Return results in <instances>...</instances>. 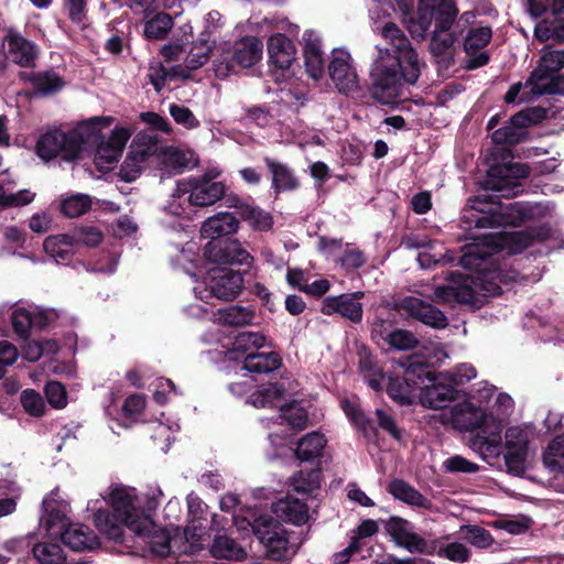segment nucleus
Masks as SVG:
<instances>
[{
  "instance_id": "f257e3e1",
  "label": "nucleus",
  "mask_w": 564,
  "mask_h": 564,
  "mask_svg": "<svg viewBox=\"0 0 564 564\" xmlns=\"http://www.w3.org/2000/svg\"><path fill=\"white\" fill-rule=\"evenodd\" d=\"M549 234L547 227L527 231L497 232L486 235L481 240L467 245L460 258V264L465 269L475 270V274H451L446 284L435 289L431 300L440 304L477 305L481 302V297L499 294L501 284L507 282V274L500 269L482 268V263L501 251L508 254L521 252L533 240L545 239Z\"/></svg>"
},
{
  "instance_id": "f03ea898",
  "label": "nucleus",
  "mask_w": 564,
  "mask_h": 564,
  "mask_svg": "<svg viewBox=\"0 0 564 564\" xmlns=\"http://www.w3.org/2000/svg\"><path fill=\"white\" fill-rule=\"evenodd\" d=\"M381 35L390 46H376L369 69L371 95L383 105H392L401 96L405 85L417 82L424 64L397 24L386 23Z\"/></svg>"
},
{
  "instance_id": "7ed1b4c3",
  "label": "nucleus",
  "mask_w": 564,
  "mask_h": 564,
  "mask_svg": "<svg viewBox=\"0 0 564 564\" xmlns=\"http://www.w3.org/2000/svg\"><path fill=\"white\" fill-rule=\"evenodd\" d=\"M102 499L111 507L112 514L99 509L93 521L100 533L113 541L122 539L123 527L134 534H147L153 525L150 512L160 505L156 497L139 495L134 488L126 486L111 487Z\"/></svg>"
},
{
  "instance_id": "20e7f679",
  "label": "nucleus",
  "mask_w": 564,
  "mask_h": 564,
  "mask_svg": "<svg viewBox=\"0 0 564 564\" xmlns=\"http://www.w3.org/2000/svg\"><path fill=\"white\" fill-rule=\"evenodd\" d=\"M547 213L541 204L508 203L487 200L480 196L470 198L463 210V221L476 228L519 226L540 219Z\"/></svg>"
},
{
  "instance_id": "39448f33",
  "label": "nucleus",
  "mask_w": 564,
  "mask_h": 564,
  "mask_svg": "<svg viewBox=\"0 0 564 564\" xmlns=\"http://www.w3.org/2000/svg\"><path fill=\"white\" fill-rule=\"evenodd\" d=\"M453 425L462 431L478 429L470 440V447L485 460L496 459L501 454L502 419L487 414L470 403H459L451 409Z\"/></svg>"
},
{
  "instance_id": "423d86ee",
  "label": "nucleus",
  "mask_w": 564,
  "mask_h": 564,
  "mask_svg": "<svg viewBox=\"0 0 564 564\" xmlns=\"http://www.w3.org/2000/svg\"><path fill=\"white\" fill-rule=\"evenodd\" d=\"M42 506L46 516V530L51 535H61L63 543L76 552L91 551L99 546L98 536L88 527L68 523L70 507L57 489L44 498Z\"/></svg>"
},
{
  "instance_id": "0eeeda50",
  "label": "nucleus",
  "mask_w": 564,
  "mask_h": 564,
  "mask_svg": "<svg viewBox=\"0 0 564 564\" xmlns=\"http://www.w3.org/2000/svg\"><path fill=\"white\" fill-rule=\"evenodd\" d=\"M220 175L217 169L209 170L200 176H191L178 181L169 203V210L174 215H186L191 206H212L225 196L226 185L213 182Z\"/></svg>"
},
{
  "instance_id": "6e6552de",
  "label": "nucleus",
  "mask_w": 564,
  "mask_h": 564,
  "mask_svg": "<svg viewBox=\"0 0 564 564\" xmlns=\"http://www.w3.org/2000/svg\"><path fill=\"white\" fill-rule=\"evenodd\" d=\"M234 521L239 531L257 535L269 558L281 561L289 557L291 551L286 530L269 514L262 513L258 508H248L236 514Z\"/></svg>"
},
{
  "instance_id": "1a4fd4ad",
  "label": "nucleus",
  "mask_w": 564,
  "mask_h": 564,
  "mask_svg": "<svg viewBox=\"0 0 564 564\" xmlns=\"http://www.w3.org/2000/svg\"><path fill=\"white\" fill-rule=\"evenodd\" d=\"M457 13V8L449 0L437 4L435 30L430 47L432 54L444 62L452 59L460 33L475 17L474 13L466 12L455 21Z\"/></svg>"
},
{
  "instance_id": "9d476101",
  "label": "nucleus",
  "mask_w": 564,
  "mask_h": 564,
  "mask_svg": "<svg viewBox=\"0 0 564 564\" xmlns=\"http://www.w3.org/2000/svg\"><path fill=\"white\" fill-rule=\"evenodd\" d=\"M262 55L261 40L253 35H246L234 42L230 47L221 48L213 63L215 75L218 78H226L236 73L237 68H250L262 59Z\"/></svg>"
},
{
  "instance_id": "9b49d317",
  "label": "nucleus",
  "mask_w": 564,
  "mask_h": 564,
  "mask_svg": "<svg viewBox=\"0 0 564 564\" xmlns=\"http://www.w3.org/2000/svg\"><path fill=\"white\" fill-rule=\"evenodd\" d=\"M243 284L242 275L226 267H215L208 270L202 281H196L193 288L195 297L206 305L214 306L216 300L230 301L236 297Z\"/></svg>"
},
{
  "instance_id": "f8f14e48",
  "label": "nucleus",
  "mask_w": 564,
  "mask_h": 564,
  "mask_svg": "<svg viewBox=\"0 0 564 564\" xmlns=\"http://www.w3.org/2000/svg\"><path fill=\"white\" fill-rule=\"evenodd\" d=\"M455 394L456 389L451 382L449 372H431L422 366L417 397L423 406L443 409L455 398Z\"/></svg>"
},
{
  "instance_id": "ddd939ff",
  "label": "nucleus",
  "mask_w": 564,
  "mask_h": 564,
  "mask_svg": "<svg viewBox=\"0 0 564 564\" xmlns=\"http://www.w3.org/2000/svg\"><path fill=\"white\" fill-rule=\"evenodd\" d=\"M533 432L529 426H510L505 434V463L509 473L519 475L524 471L530 455Z\"/></svg>"
},
{
  "instance_id": "4468645a",
  "label": "nucleus",
  "mask_w": 564,
  "mask_h": 564,
  "mask_svg": "<svg viewBox=\"0 0 564 564\" xmlns=\"http://www.w3.org/2000/svg\"><path fill=\"white\" fill-rule=\"evenodd\" d=\"M545 117L542 108L534 107L512 116L501 128L492 132V141L497 144H517L527 138V129L540 122Z\"/></svg>"
},
{
  "instance_id": "2eb2a0df",
  "label": "nucleus",
  "mask_w": 564,
  "mask_h": 564,
  "mask_svg": "<svg viewBox=\"0 0 564 564\" xmlns=\"http://www.w3.org/2000/svg\"><path fill=\"white\" fill-rule=\"evenodd\" d=\"M132 133L129 126H116L107 139L97 143L94 162L98 170L107 172L115 167Z\"/></svg>"
},
{
  "instance_id": "dca6fc26",
  "label": "nucleus",
  "mask_w": 564,
  "mask_h": 564,
  "mask_svg": "<svg viewBox=\"0 0 564 564\" xmlns=\"http://www.w3.org/2000/svg\"><path fill=\"white\" fill-rule=\"evenodd\" d=\"M328 74L338 91L348 94L359 88V77L350 53L343 48L332 52Z\"/></svg>"
},
{
  "instance_id": "f3484780",
  "label": "nucleus",
  "mask_w": 564,
  "mask_h": 564,
  "mask_svg": "<svg viewBox=\"0 0 564 564\" xmlns=\"http://www.w3.org/2000/svg\"><path fill=\"white\" fill-rule=\"evenodd\" d=\"M204 256L210 262L224 264H250L253 259L238 240L209 241Z\"/></svg>"
},
{
  "instance_id": "a211bd4d",
  "label": "nucleus",
  "mask_w": 564,
  "mask_h": 564,
  "mask_svg": "<svg viewBox=\"0 0 564 564\" xmlns=\"http://www.w3.org/2000/svg\"><path fill=\"white\" fill-rule=\"evenodd\" d=\"M113 121L115 118L111 116H101L93 117L78 123L69 131L72 151H75L77 155L83 145L99 142L102 130L110 127Z\"/></svg>"
},
{
  "instance_id": "6ab92c4d",
  "label": "nucleus",
  "mask_w": 564,
  "mask_h": 564,
  "mask_svg": "<svg viewBox=\"0 0 564 564\" xmlns=\"http://www.w3.org/2000/svg\"><path fill=\"white\" fill-rule=\"evenodd\" d=\"M422 376V365L411 366L404 371L403 379L390 378L387 392L400 404H411L417 397L419 377Z\"/></svg>"
},
{
  "instance_id": "aec40b11",
  "label": "nucleus",
  "mask_w": 564,
  "mask_h": 564,
  "mask_svg": "<svg viewBox=\"0 0 564 564\" xmlns=\"http://www.w3.org/2000/svg\"><path fill=\"white\" fill-rule=\"evenodd\" d=\"M362 296V292L327 296L322 302V313L325 315L339 314L354 323H358L362 318V305L358 300Z\"/></svg>"
},
{
  "instance_id": "412c9836",
  "label": "nucleus",
  "mask_w": 564,
  "mask_h": 564,
  "mask_svg": "<svg viewBox=\"0 0 564 564\" xmlns=\"http://www.w3.org/2000/svg\"><path fill=\"white\" fill-rule=\"evenodd\" d=\"M269 62L280 69H289L296 61V47L291 39L275 32L267 40Z\"/></svg>"
},
{
  "instance_id": "4be33fe9",
  "label": "nucleus",
  "mask_w": 564,
  "mask_h": 564,
  "mask_svg": "<svg viewBox=\"0 0 564 564\" xmlns=\"http://www.w3.org/2000/svg\"><path fill=\"white\" fill-rule=\"evenodd\" d=\"M69 132L65 133L61 130H51L42 134L36 143V152L43 160L48 161L59 153L72 159L76 156L75 151L70 148Z\"/></svg>"
},
{
  "instance_id": "5701e85b",
  "label": "nucleus",
  "mask_w": 564,
  "mask_h": 564,
  "mask_svg": "<svg viewBox=\"0 0 564 564\" xmlns=\"http://www.w3.org/2000/svg\"><path fill=\"white\" fill-rule=\"evenodd\" d=\"M401 307L413 317L432 327L444 328L447 325V318L442 311L417 297L409 296L403 299Z\"/></svg>"
},
{
  "instance_id": "b1692460",
  "label": "nucleus",
  "mask_w": 564,
  "mask_h": 564,
  "mask_svg": "<svg viewBox=\"0 0 564 564\" xmlns=\"http://www.w3.org/2000/svg\"><path fill=\"white\" fill-rule=\"evenodd\" d=\"M389 532L394 543L406 549L409 552H427V542L413 531L408 521L401 519L393 520L390 523Z\"/></svg>"
},
{
  "instance_id": "393cba45",
  "label": "nucleus",
  "mask_w": 564,
  "mask_h": 564,
  "mask_svg": "<svg viewBox=\"0 0 564 564\" xmlns=\"http://www.w3.org/2000/svg\"><path fill=\"white\" fill-rule=\"evenodd\" d=\"M56 317V313L52 310H37L36 312L31 313L25 308L18 307L12 312L11 319L14 332L19 336L23 337L28 334L31 326H47Z\"/></svg>"
},
{
  "instance_id": "a878e982",
  "label": "nucleus",
  "mask_w": 564,
  "mask_h": 564,
  "mask_svg": "<svg viewBox=\"0 0 564 564\" xmlns=\"http://www.w3.org/2000/svg\"><path fill=\"white\" fill-rule=\"evenodd\" d=\"M405 15L402 13L403 23L413 37H424L426 31L432 24L433 18H436L437 7L426 0H420L417 10Z\"/></svg>"
},
{
  "instance_id": "bb28decb",
  "label": "nucleus",
  "mask_w": 564,
  "mask_h": 564,
  "mask_svg": "<svg viewBox=\"0 0 564 564\" xmlns=\"http://www.w3.org/2000/svg\"><path fill=\"white\" fill-rule=\"evenodd\" d=\"M8 58L23 67L32 66L36 56V51L30 41L25 40L19 33L10 31L3 42Z\"/></svg>"
},
{
  "instance_id": "cd10ccee",
  "label": "nucleus",
  "mask_w": 564,
  "mask_h": 564,
  "mask_svg": "<svg viewBox=\"0 0 564 564\" xmlns=\"http://www.w3.org/2000/svg\"><path fill=\"white\" fill-rule=\"evenodd\" d=\"M239 229V220L230 213L221 212L208 217L200 227V235L210 241L217 238L236 234Z\"/></svg>"
},
{
  "instance_id": "c85d7f7f",
  "label": "nucleus",
  "mask_w": 564,
  "mask_h": 564,
  "mask_svg": "<svg viewBox=\"0 0 564 564\" xmlns=\"http://www.w3.org/2000/svg\"><path fill=\"white\" fill-rule=\"evenodd\" d=\"M304 58L306 72L313 79H319L324 74V58L319 46V39L314 31H305Z\"/></svg>"
},
{
  "instance_id": "c756f323",
  "label": "nucleus",
  "mask_w": 564,
  "mask_h": 564,
  "mask_svg": "<svg viewBox=\"0 0 564 564\" xmlns=\"http://www.w3.org/2000/svg\"><path fill=\"white\" fill-rule=\"evenodd\" d=\"M274 513L286 522L302 525L308 520V508L300 499L289 495L273 506Z\"/></svg>"
},
{
  "instance_id": "7c9ffc66",
  "label": "nucleus",
  "mask_w": 564,
  "mask_h": 564,
  "mask_svg": "<svg viewBox=\"0 0 564 564\" xmlns=\"http://www.w3.org/2000/svg\"><path fill=\"white\" fill-rule=\"evenodd\" d=\"M160 160L169 169L183 170L197 165L198 158L191 149L165 147L159 152Z\"/></svg>"
},
{
  "instance_id": "2f4dec72",
  "label": "nucleus",
  "mask_w": 564,
  "mask_h": 564,
  "mask_svg": "<svg viewBox=\"0 0 564 564\" xmlns=\"http://www.w3.org/2000/svg\"><path fill=\"white\" fill-rule=\"evenodd\" d=\"M388 491L398 500L413 507L432 510V502L414 487L403 480L395 479L389 484Z\"/></svg>"
},
{
  "instance_id": "473e14b6",
  "label": "nucleus",
  "mask_w": 564,
  "mask_h": 564,
  "mask_svg": "<svg viewBox=\"0 0 564 564\" xmlns=\"http://www.w3.org/2000/svg\"><path fill=\"white\" fill-rule=\"evenodd\" d=\"M44 250L56 262L68 261L75 253V242L72 235L50 236L44 240Z\"/></svg>"
},
{
  "instance_id": "72a5a7b5",
  "label": "nucleus",
  "mask_w": 564,
  "mask_h": 564,
  "mask_svg": "<svg viewBox=\"0 0 564 564\" xmlns=\"http://www.w3.org/2000/svg\"><path fill=\"white\" fill-rule=\"evenodd\" d=\"M530 79L532 80L539 96L545 94L564 95V76H555L554 74L538 66L532 72Z\"/></svg>"
},
{
  "instance_id": "f704fd0d",
  "label": "nucleus",
  "mask_w": 564,
  "mask_h": 564,
  "mask_svg": "<svg viewBox=\"0 0 564 564\" xmlns=\"http://www.w3.org/2000/svg\"><path fill=\"white\" fill-rule=\"evenodd\" d=\"M281 358L276 352L248 354L243 361V369L252 373H267L278 369Z\"/></svg>"
},
{
  "instance_id": "c9c22d12",
  "label": "nucleus",
  "mask_w": 564,
  "mask_h": 564,
  "mask_svg": "<svg viewBox=\"0 0 564 564\" xmlns=\"http://www.w3.org/2000/svg\"><path fill=\"white\" fill-rule=\"evenodd\" d=\"M265 164L272 173V184L276 192L292 191L299 185L292 171L284 164L267 158Z\"/></svg>"
},
{
  "instance_id": "e433bc0d",
  "label": "nucleus",
  "mask_w": 564,
  "mask_h": 564,
  "mask_svg": "<svg viewBox=\"0 0 564 564\" xmlns=\"http://www.w3.org/2000/svg\"><path fill=\"white\" fill-rule=\"evenodd\" d=\"M22 79L29 80L41 95H50L64 87V80L55 73H22Z\"/></svg>"
},
{
  "instance_id": "4c0bfd02",
  "label": "nucleus",
  "mask_w": 564,
  "mask_h": 564,
  "mask_svg": "<svg viewBox=\"0 0 564 564\" xmlns=\"http://www.w3.org/2000/svg\"><path fill=\"white\" fill-rule=\"evenodd\" d=\"M215 43V39L199 37V40L193 44L185 58L186 67L188 69H197L204 66L210 58Z\"/></svg>"
},
{
  "instance_id": "58836bf2",
  "label": "nucleus",
  "mask_w": 564,
  "mask_h": 564,
  "mask_svg": "<svg viewBox=\"0 0 564 564\" xmlns=\"http://www.w3.org/2000/svg\"><path fill=\"white\" fill-rule=\"evenodd\" d=\"M210 553L216 558L241 561L246 557V551L231 538L219 535L214 540Z\"/></svg>"
},
{
  "instance_id": "ea45409f",
  "label": "nucleus",
  "mask_w": 564,
  "mask_h": 564,
  "mask_svg": "<svg viewBox=\"0 0 564 564\" xmlns=\"http://www.w3.org/2000/svg\"><path fill=\"white\" fill-rule=\"evenodd\" d=\"M326 445V438L318 432H312L302 437L297 444L296 456L301 460L318 457Z\"/></svg>"
},
{
  "instance_id": "a19ab883",
  "label": "nucleus",
  "mask_w": 564,
  "mask_h": 564,
  "mask_svg": "<svg viewBox=\"0 0 564 564\" xmlns=\"http://www.w3.org/2000/svg\"><path fill=\"white\" fill-rule=\"evenodd\" d=\"M217 322L229 326H243L250 324L254 317L253 312L241 306H229L213 314Z\"/></svg>"
},
{
  "instance_id": "79ce46f5",
  "label": "nucleus",
  "mask_w": 564,
  "mask_h": 564,
  "mask_svg": "<svg viewBox=\"0 0 564 564\" xmlns=\"http://www.w3.org/2000/svg\"><path fill=\"white\" fill-rule=\"evenodd\" d=\"M284 395V389L276 383L261 387L250 395L249 402L256 408L273 406Z\"/></svg>"
},
{
  "instance_id": "37998d69",
  "label": "nucleus",
  "mask_w": 564,
  "mask_h": 564,
  "mask_svg": "<svg viewBox=\"0 0 564 564\" xmlns=\"http://www.w3.org/2000/svg\"><path fill=\"white\" fill-rule=\"evenodd\" d=\"M32 551L39 564H67L66 555L56 543H37Z\"/></svg>"
},
{
  "instance_id": "c03bdc74",
  "label": "nucleus",
  "mask_w": 564,
  "mask_h": 564,
  "mask_svg": "<svg viewBox=\"0 0 564 564\" xmlns=\"http://www.w3.org/2000/svg\"><path fill=\"white\" fill-rule=\"evenodd\" d=\"M129 151L145 163L158 153V139L149 133L139 132L132 140Z\"/></svg>"
},
{
  "instance_id": "a18cd8bd",
  "label": "nucleus",
  "mask_w": 564,
  "mask_h": 564,
  "mask_svg": "<svg viewBox=\"0 0 564 564\" xmlns=\"http://www.w3.org/2000/svg\"><path fill=\"white\" fill-rule=\"evenodd\" d=\"M241 218L248 223L253 230L258 231H268L273 226V217L270 213L251 205L243 206Z\"/></svg>"
},
{
  "instance_id": "49530a36",
  "label": "nucleus",
  "mask_w": 564,
  "mask_h": 564,
  "mask_svg": "<svg viewBox=\"0 0 564 564\" xmlns=\"http://www.w3.org/2000/svg\"><path fill=\"white\" fill-rule=\"evenodd\" d=\"M188 545V541L186 539L185 530L180 532L178 530L171 536L170 543L155 542L154 554L158 556H167L171 553L174 554H189L191 549L186 547Z\"/></svg>"
},
{
  "instance_id": "de8ad7c7",
  "label": "nucleus",
  "mask_w": 564,
  "mask_h": 564,
  "mask_svg": "<svg viewBox=\"0 0 564 564\" xmlns=\"http://www.w3.org/2000/svg\"><path fill=\"white\" fill-rule=\"evenodd\" d=\"M91 207V198L86 194H73L61 202V212L69 218L79 217Z\"/></svg>"
},
{
  "instance_id": "09e8293b",
  "label": "nucleus",
  "mask_w": 564,
  "mask_h": 564,
  "mask_svg": "<svg viewBox=\"0 0 564 564\" xmlns=\"http://www.w3.org/2000/svg\"><path fill=\"white\" fill-rule=\"evenodd\" d=\"M543 462L551 470H564V436H556L550 442L543 454Z\"/></svg>"
},
{
  "instance_id": "8fccbe9b",
  "label": "nucleus",
  "mask_w": 564,
  "mask_h": 564,
  "mask_svg": "<svg viewBox=\"0 0 564 564\" xmlns=\"http://www.w3.org/2000/svg\"><path fill=\"white\" fill-rule=\"evenodd\" d=\"M173 21L172 18L166 13H158L151 20H149L144 25V35L148 39H163L172 29Z\"/></svg>"
},
{
  "instance_id": "3c124183",
  "label": "nucleus",
  "mask_w": 564,
  "mask_h": 564,
  "mask_svg": "<svg viewBox=\"0 0 564 564\" xmlns=\"http://www.w3.org/2000/svg\"><path fill=\"white\" fill-rule=\"evenodd\" d=\"M492 36L491 29L488 26H479L471 29L464 42V47L467 54L473 55L477 51L485 47Z\"/></svg>"
},
{
  "instance_id": "603ef678",
  "label": "nucleus",
  "mask_w": 564,
  "mask_h": 564,
  "mask_svg": "<svg viewBox=\"0 0 564 564\" xmlns=\"http://www.w3.org/2000/svg\"><path fill=\"white\" fill-rule=\"evenodd\" d=\"M534 85L530 77L525 83H516L510 86L509 90L505 96V100L507 102H528L533 100L536 97H540L536 93V89H531Z\"/></svg>"
},
{
  "instance_id": "864d4df0",
  "label": "nucleus",
  "mask_w": 564,
  "mask_h": 564,
  "mask_svg": "<svg viewBox=\"0 0 564 564\" xmlns=\"http://www.w3.org/2000/svg\"><path fill=\"white\" fill-rule=\"evenodd\" d=\"M280 417L297 430L305 429L308 422L305 409L297 402L281 406Z\"/></svg>"
},
{
  "instance_id": "5fc2aeb1",
  "label": "nucleus",
  "mask_w": 564,
  "mask_h": 564,
  "mask_svg": "<svg viewBox=\"0 0 564 564\" xmlns=\"http://www.w3.org/2000/svg\"><path fill=\"white\" fill-rule=\"evenodd\" d=\"M459 531L470 544L478 549L489 547L494 543L490 532L479 525H462Z\"/></svg>"
},
{
  "instance_id": "6e6d98bb",
  "label": "nucleus",
  "mask_w": 564,
  "mask_h": 564,
  "mask_svg": "<svg viewBox=\"0 0 564 564\" xmlns=\"http://www.w3.org/2000/svg\"><path fill=\"white\" fill-rule=\"evenodd\" d=\"M265 336L258 332H241L234 341V349L239 351H248L249 349H258L265 345Z\"/></svg>"
},
{
  "instance_id": "4d7b16f0",
  "label": "nucleus",
  "mask_w": 564,
  "mask_h": 564,
  "mask_svg": "<svg viewBox=\"0 0 564 564\" xmlns=\"http://www.w3.org/2000/svg\"><path fill=\"white\" fill-rule=\"evenodd\" d=\"M437 554L457 563H465L470 557V552L467 546L459 542H451L440 546Z\"/></svg>"
},
{
  "instance_id": "13d9d810",
  "label": "nucleus",
  "mask_w": 564,
  "mask_h": 564,
  "mask_svg": "<svg viewBox=\"0 0 564 564\" xmlns=\"http://www.w3.org/2000/svg\"><path fill=\"white\" fill-rule=\"evenodd\" d=\"M539 66L555 75L564 67V50L543 48Z\"/></svg>"
},
{
  "instance_id": "bf43d9fd",
  "label": "nucleus",
  "mask_w": 564,
  "mask_h": 564,
  "mask_svg": "<svg viewBox=\"0 0 564 564\" xmlns=\"http://www.w3.org/2000/svg\"><path fill=\"white\" fill-rule=\"evenodd\" d=\"M293 487L297 492H311L319 487L317 470L300 471L293 477Z\"/></svg>"
},
{
  "instance_id": "052dcab7",
  "label": "nucleus",
  "mask_w": 564,
  "mask_h": 564,
  "mask_svg": "<svg viewBox=\"0 0 564 564\" xmlns=\"http://www.w3.org/2000/svg\"><path fill=\"white\" fill-rule=\"evenodd\" d=\"M75 246L95 247L102 240V234L95 227H80L73 231Z\"/></svg>"
},
{
  "instance_id": "680f3d73",
  "label": "nucleus",
  "mask_w": 564,
  "mask_h": 564,
  "mask_svg": "<svg viewBox=\"0 0 564 564\" xmlns=\"http://www.w3.org/2000/svg\"><path fill=\"white\" fill-rule=\"evenodd\" d=\"M144 162L132 154V152H128L121 167H120V177L126 182L134 181L141 173L144 167Z\"/></svg>"
},
{
  "instance_id": "e2e57ef3",
  "label": "nucleus",
  "mask_w": 564,
  "mask_h": 564,
  "mask_svg": "<svg viewBox=\"0 0 564 564\" xmlns=\"http://www.w3.org/2000/svg\"><path fill=\"white\" fill-rule=\"evenodd\" d=\"M21 402L24 410L33 416H41L44 413L45 403L41 394L34 390H24L21 394Z\"/></svg>"
},
{
  "instance_id": "0e129e2a",
  "label": "nucleus",
  "mask_w": 564,
  "mask_h": 564,
  "mask_svg": "<svg viewBox=\"0 0 564 564\" xmlns=\"http://www.w3.org/2000/svg\"><path fill=\"white\" fill-rule=\"evenodd\" d=\"M386 339L390 346L399 350L412 349L417 344L414 335L411 332L404 329H397L390 333Z\"/></svg>"
},
{
  "instance_id": "69168bd1",
  "label": "nucleus",
  "mask_w": 564,
  "mask_h": 564,
  "mask_svg": "<svg viewBox=\"0 0 564 564\" xmlns=\"http://www.w3.org/2000/svg\"><path fill=\"white\" fill-rule=\"evenodd\" d=\"M149 79L153 85L154 89L160 93L167 79H171L175 76L172 70L166 69L160 62L151 63L149 67Z\"/></svg>"
},
{
  "instance_id": "338daca9",
  "label": "nucleus",
  "mask_w": 564,
  "mask_h": 564,
  "mask_svg": "<svg viewBox=\"0 0 564 564\" xmlns=\"http://www.w3.org/2000/svg\"><path fill=\"white\" fill-rule=\"evenodd\" d=\"M170 115L176 123L182 124L186 129H195L199 126V121L194 113L184 106L171 105Z\"/></svg>"
},
{
  "instance_id": "774afa93",
  "label": "nucleus",
  "mask_w": 564,
  "mask_h": 564,
  "mask_svg": "<svg viewBox=\"0 0 564 564\" xmlns=\"http://www.w3.org/2000/svg\"><path fill=\"white\" fill-rule=\"evenodd\" d=\"M45 395L48 403L56 409H62L67 404L66 390L57 381H50L46 383Z\"/></svg>"
}]
</instances>
